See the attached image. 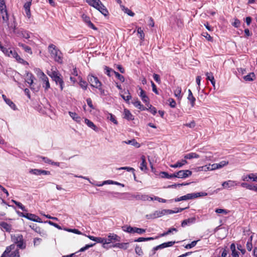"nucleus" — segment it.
Segmentation results:
<instances>
[{
  "instance_id": "nucleus-1",
  "label": "nucleus",
  "mask_w": 257,
  "mask_h": 257,
  "mask_svg": "<svg viewBox=\"0 0 257 257\" xmlns=\"http://www.w3.org/2000/svg\"><path fill=\"white\" fill-rule=\"evenodd\" d=\"M48 51L54 60L59 64L63 63V57L61 51L55 45L51 44L48 47Z\"/></svg>"
},
{
  "instance_id": "nucleus-2",
  "label": "nucleus",
  "mask_w": 257,
  "mask_h": 257,
  "mask_svg": "<svg viewBox=\"0 0 257 257\" xmlns=\"http://www.w3.org/2000/svg\"><path fill=\"white\" fill-rule=\"evenodd\" d=\"M86 2L89 6L99 11L104 16L108 15L107 9L100 0H86Z\"/></svg>"
},
{
  "instance_id": "nucleus-3",
  "label": "nucleus",
  "mask_w": 257,
  "mask_h": 257,
  "mask_svg": "<svg viewBox=\"0 0 257 257\" xmlns=\"http://www.w3.org/2000/svg\"><path fill=\"white\" fill-rule=\"evenodd\" d=\"M47 74L52 78L53 80L57 84H59L61 90H62L64 88V82L63 77L59 72L57 70H52L51 72H48Z\"/></svg>"
},
{
  "instance_id": "nucleus-4",
  "label": "nucleus",
  "mask_w": 257,
  "mask_h": 257,
  "mask_svg": "<svg viewBox=\"0 0 257 257\" xmlns=\"http://www.w3.org/2000/svg\"><path fill=\"white\" fill-rule=\"evenodd\" d=\"M0 13L3 19V23H5L10 29L11 27L9 24V17L5 0H0Z\"/></svg>"
},
{
  "instance_id": "nucleus-5",
  "label": "nucleus",
  "mask_w": 257,
  "mask_h": 257,
  "mask_svg": "<svg viewBox=\"0 0 257 257\" xmlns=\"http://www.w3.org/2000/svg\"><path fill=\"white\" fill-rule=\"evenodd\" d=\"M12 239L15 246L17 245L19 249H24L26 247V243L24 239L23 236L21 234H17L12 236Z\"/></svg>"
},
{
  "instance_id": "nucleus-6",
  "label": "nucleus",
  "mask_w": 257,
  "mask_h": 257,
  "mask_svg": "<svg viewBox=\"0 0 257 257\" xmlns=\"http://www.w3.org/2000/svg\"><path fill=\"white\" fill-rule=\"evenodd\" d=\"M207 195L206 192H197L194 193H189L187 194L184 196L180 197L179 198H178V201H180L181 200H187L189 199H192L196 198L199 197L205 196Z\"/></svg>"
},
{
  "instance_id": "nucleus-7",
  "label": "nucleus",
  "mask_w": 257,
  "mask_h": 257,
  "mask_svg": "<svg viewBox=\"0 0 257 257\" xmlns=\"http://www.w3.org/2000/svg\"><path fill=\"white\" fill-rule=\"evenodd\" d=\"M87 80L91 86L100 89V86H102V83L96 76L92 74H89L87 77Z\"/></svg>"
},
{
  "instance_id": "nucleus-8",
  "label": "nucleus",
  "mask_w": 257,
  "mask_h": 257,
  "mask_svg": "<svg viewBox=\"0 0 257 257\" xmlns=\"http://www.w3.org/2000/svg\"><path fill=\"white\" fill-rule=\"evenodd\" d=\"M39 78L43 81V87L45 88L46 90H47L50 87L49 79L44 73L40 69H39Z\"/></svg>"
},
{
  "instance_id": "nucleus-9",
  "label": "nucleus",
  "mask_w": 257,
  "mask_h": 257,
  "mask_svg": "<svg viewBox=\"0 0 257 257\" xmlns=\"http://www.w3.org/2000/svg\"><path fill=\"white\" fill-rule=\"evenodd\" d=\"M120 237L116 234H109L108 237L106 238V244H109L113 241H119Z\"/></svg>"
},
{
  "instance_id": "nucleus-10",
  "label": "nucleus",
  "mask_w": 257,
  "mask_h": 257,
  "mask_svg": "<svg viewBox=\"0 0 257 257\" xmlns=\"http://www.w3.org/2000/svg\"><path fill=\"white\" fill-rule=\"evenodd\" d=\"M192 171L189 170H180L178 171V178H185L191 176Z\"/></svg>"
},
{
  "instance_id": "nucleus-11",
  "label": "nucleus",
  "mask_w": 257,
  "mask_h": 257,
  "mask_svg": "<svg viewBox=\"0 0 257 257\" xmlns=\"http://www.w3.org/2000/svg\"><path fill=\"white\" fill-rule=\"evenodd\" d=\"M32 0H29L24 5V8L25 11L26 16L28 18H30L31 17L30 7L32 4Z\"/></svg>"
},
{
  "instance_id": "nucleus-12",
  "label": "nucleus",
  "mask_w": 257,
  "mask_h": 257,
  "mask_svg": "<svg viewBox=\"0 0 257 257\" xmlns=\"http://www.w3.org/2000/svg\"><path fill=\"white\" fill-rule=\"evenodd\" d=\"M26 218L35 222L40 223L42 222L41 219L39 216L34 214L26 213Z\"/></svg>"
},
{
  "instance_id": "nucleus-13",
  "label": "nucleus",
  "mask_w": 257,
  "mask_h": 257,
  "mask_svg": "<svg viewBox=\"0 0 257 257\" xmlns=\"http://www.w3.org/2000/svg\"><path fill=\"white\" fill-rule=\"evenodd\" d=\"M141 92L140 96L141 97L142 100L144 102L146 103L147 106H149V98L148 96L146 94L145 91L142 88H140Z\"/></svg>"
},
{
  "instance_id": "nucleus-14",
  "label": "nucleus",
  "mask_w": 257,
  "mask_h": 257,
  "mask_svg": "<svg viewBox=\"0 0 257 257\" xmlns=\"http://www.w3.org/2000/svg\"><path fill=\"white\" fill-rule=\"evenodd\" d=\"M26 81L30 84V87L31 89H33V84L35 77L32 73L28 72L26 74Z\"/></svg>"
},
{
  "instance_id": "nucleus-15",
  "label": "nucleus",
  "mask_w": 257,
  "mask_h": 257,
  "mask_svg": "<svg viewBox=\"0 0 257 257\" xmlns=\"http://www.w3.org/2000/svg\"><path fill=\"white\" fill-rule=\"evenodd\" d=\"M164 214L163 211H156L153 213L147 215L148 219H155L162 216Z\"/></svg>"
},
{
  "instance_id": "nucleus-16",
  "label": "nucleus",
  "mask_w": 257,
  "mask_h": 257,
  "mask_svg": "<svg viewBox=\"0 0 257 257\" xmlns=\"http://www.w3.org/2000/svg\"><path fill=\"white\" fill-rule=\"evenodd\" d=\"M134 197L138 200H141L146 201L148 200L149 199H150L151 200H153V197H149L148 195L145 194H137L134 195Z\"/></svg>"
},
{
  "instance_id": "nucleus-17",
  "label": "nucleus",
  "mask_w": 257,
  "mask_h": 257,
  "mask_svg": "<svg viewBox=\"0 0 257 257\" xmlns=\"http://www.w3.org/2000/svg\"><path fill=\"white\" fill-rule=\"evenodd\" d=\"M1 228L7 232H10L12 230V225L6 222H0Z\"/></svg>"
},
{
  "instance_id": "nucleus-18",
  "label": "nucleus",
  "mask_w": 257,
  "mask_h": 257,
  "mask_svg": "<svg viewBox=\"0 0 257 257\" xmlns=\"http://www.w3.org/2000/svg\"><path fill=\"white\" fill-rule=\"evenodd\" d=\"M242 180L244 181H248V179H252L253 181L257 182V174L251 173L242 178Z\"/></svg>"
},
{
  "instance_id": "nucleus-19",
  "label": "nucleus",
  "mask_w": 257,
  "mask_h": 257,
  "mask_svg": "<svg viewBox=\"0 0 257 257\" xmlns=\"http://www.w3.org/2000/svg\"><path fill=\"white\" fill-rule=\"evenodd\" d=\"M132 103L136 107L138 108L141 110H146V109H147V107H145L143 104H142L140 101H139L138 99L134 100L132 102Z\"/></svg>"
},
{
  "instance_id": "nucleus-20",
  "label": "nucleus",
  "mask_w": 257,
  "mask_h": 257,
  "mask_svg": "<svg viewBox=\"0 0 257 257\" xmlns=\"http://www.w3.org/2000/svg\"><path fill=\"white\" fill-rule=\"evenodd\" d=\"M123 118L128 120H131L134 119L133 114L131 113L130 111L126 108L124 109Z\"/></svg>"
},
{
  "instance_id": "nucleus-21",
  "label": "nucleus",
  "mask_w": 257,
  "mask_h": 257,
  "mask_svg": "<svg viewBox=\"0 0 257 257\" xmlns=\"http://www.w3.org/2000/svg\"><path fill=\"white\" fill-rule=\"evenodd\" d=\"M18 46L21 47L26 52L30 54H32V49L29 46L22 43H19Z\"/></svg>"
},
{
  "instance_id": "nucleus-22",
  "label": "nucleus",
  "mask_w": 257,
  "mask_h": 257,
  "mask_svg": "<svg viewBox=\"0 0 257 257\" xmlns=\"http://www.w3.org/2000/svg\"><path fill=\"white\" fill-rule=\"evenodd\" d=\"M14 58L16 59V60L20 63H21L24 65H29V63L26 61L24 60L23 59H22L19 54L17 53H14Z\"/></svg>"
},
{
  "instance_id": "nucleus-23",
  "label": "nucleus",
  "mask_w": 257,
  "mask_h": 257,
  "mask_svg": "<svg viewBox=\"0 0 257 257\" xmlns=\"http://www.w3.org/2000/svg\"><path fill=\"white\" fill-rule=\"evenodd\" d=\"M15 247V244H11L7 246L5 251L2 254L1 257H7L8 253H9L12 249H14Z\"/></svg>"
},
{
  "instance_id": "nucleus-24",
  "label": "nucleus",
  "mask_w": 257,
  "mask_h": 257,
  "mask_svg": "<svg viewBox=\"0 0 257 257\" xmlns=\"http://www.w3.org/2000/svg\"><path fill=\"white\" fill-rule=\"evenodd\" d=\"M113 247H118L119 248L126 249L128 247V243H116L112 246Z\"/></svg>"
},
{
  "instance_id": "nucleus-25",
  "label": "nucleus",
  "mask_w": 257,
  "mask_h": 257,
  "mask_svg": "<svg viewBox=\"0 0 257 257\" xmlns=\"http://www.w3.org/2000/svg\"><path fill=\"white\" fill-rule=\"evenodd\" d=\"M175 243V241H169V242H164L157 246H156V249H158L159 248H165V247H169V246H172L174 243Z\"/></svg>"
},
{
  "instance_id": "nucleus-26",
  "label": "nucleus",
  "mask_w": 257,
  "mask_h": 257,
  "mask_svg": "<svg viewBox=\"0 0 257 257\" xmlns=\"http://www.w3.org/2000/svg\"><path fill=\"white\" fill-rule=\"evenodd\" d=\"M189 94L188 96V99L190 102L191 105L192 107H194L195 105V102L196 101L195 98L194 97L191 91L189 89Z\"/></svg>"
},
{
  "instance_id": "nucleus-27",
  "label": "nucleus",
  "mask_w": 257,
  "mask_h": 257,
  "mask_svg": "<svg viewBox=\"0 0 257 257\" xmlns=\"http://www.w3.org/2000/svg\"><path fill=\"white\" fill-rule=\"evenodd\" d=\"M7 256H9V257H20V255L19 249L15 247V249H12V251L8 253Z\"/></svg>"
},
{
  "instance_id": "nucleus-28",
  "label": "nucleus",
  "mask_w": 257,
  "mask_h": 257,
  "mask_svg": "<svg viewBox=\"0 0 257 257\" xmlns=\"http://www.w3.org/2000/svg\"><path fill=\"white\" fill-rule=\"evenodd\" d=\"M237 184L233 181L229 180L228 181L224 182L222 185L224 188H229L231 187H233L236 185Z\"/></svg>"
},
{
  "instance_id": "nucleus-29",
  "label": "nucleus",
  "mask_w": 257,
  "mask_h": 257,
  "mask_svg": "<svg viewBox=\"0 0 257 257\" xmlns=\"http://www.w3.org/2000/svg\"><path fill=\"white\" fill-rule=\"evenodd\" d=\"M142 163L140 166V169L142 171H146L147 170V163L146 161L145 157L142 156L141 157Z\"/></svg>"
},
{
  "instance_id": "nucleus-30",
  "label": "nucleus",
  "mask_w": 257,
  "mask_h": 257,
  "mask_svg": "<svg viewBox=\"0 0 257 257\" xmlns=\"http://www.w3.org/2000/svg\"><path fill=\"white\" fill-rule=\"evenodd\" d=\"M160 175L162 178L169 179L172 177H177V173L175 172L173 174L169 175L168 173L166 172H162L160 173Z\"/></svg>"
},
{
  "instance_id": "nucleus-31",
  "label": "nucleus",
  "mask_w": 257,
  "mask_h": 257,
  "mask_svg": "<svg viewBox=\"0 0 257 257\" xmlns=\"http://www.w3.org/2000/svg\"><path fill=\"white\" fill-rule=\"evenodd\" d=\"M84 121L85 123L88 125V126H89V127H90L91 128L93 129L95 131H97V127L92 121H91V120L87 118H85Z\"/></svg>"
},
{
  "instance_id": "nucleus-32",
  "label": "nucleus",
  "mask_w": 257,
  "mask_h": 257,
  "mask_svg": "<svg viewBox=\"0 0 257 257\" xmlns=\"http://www.w3.org/2000/svg\"><path fill=\"white\" fill-rule=\"evenodd\" d=\"M121 97L127 102H129V100L132 98V96L128 90L126 92H124V94H121Z\"/></svg>"
},
{
  "instance_id": "nucleus-33",
  "label": "nucleus",
  "mask_w": 257,
  "mask_h": 257,
  "mask_svg": "<svg viewBox=\"0 0 257 257\" xmlns=\"http://www.w3.org/2000/svg\"><path fill=\"white\" fill-rule=\"evenodd\" d=\"M69 114L70 116L73 118V119H74L76 121L78 122H80L81 121V117L79 116H78V115L76 113L69 111Z\"/></svg>"
},
{
  "instance_id": "nucleus-34",
  "label": "nucleus",
  "mask_w": 257,
  "mask_h": 257,
  "mask_svg": "<svg viewBox=\"0 0 257 257\" xmlns=\"http://www.w3.org/2000/svg\"><path fill=\"white\" fill-rule=\"evenodd\" d=\"M79 79V85L84 90H86L88 86V84L86 81L83 80L82 77L80 76L78 77Z\"/></svg>"
},
{
  "instance_id": "nucleus-35",
  "label": "nucleus",
  "mask_w": 257,
  "mask_h": 257,
  "mask_svg": "<svg viewBox=\"0 0 257 257\" xmlns=\"http://www.w3.org/2000/svg\"><path fill=\"white\" fill-rule=\"evenodd\" d=\"M255 76L254 73L253 72H251V73H249L247 75L244 76L243 77V79L245 81H253L255 79Z\"/></svg>"
},
{
  "instance_id": "nucleus-36",
  "label": "nucleus",
  "mask_w": 257,
  "mask_h": 257,
  "mask_svg": "<svg viewBox=\"0 0 257 257\" xmlns=\"http://www.w3.org/2000/svg\"><path fill=\"white\" fill-rule=\"evenodd\" d=\"M199 158V155L195 153H190L186 154L184 156V159H192L193 158Z\"/></svg>"
},
{
  "instance_id": "nucleus-37",
  "label": "nucleus",
  "mask_w": 257,
  "mask_h": 257,
  "mask_svg": "<svg viewBox=\"0 0 257 257\" xmlns=\"http://www.w3.org/2000/svg\"><path fill=\"white\" fill-rule=\"evenodd\" d=\"M124 143L126 144H130L132 146H135L137 148L140 147V145L138 143L135 139H132L127 141H125Z\"/></svg>"
},
{
  "instance_id": "nucleus-38",
  "label": "nucleus",
  "mask_w": 257,
  "mask_h": 257,
  "mask_svg": "<svg viewBox=\"0 0 257 257\" xmlns=\"http://www.w3.org/2000/svg\"><path fill=\"white\" fill-rule=\"evenodd\" d=\"M123 231L128 233H134L135 227L131 226H123L122 227Z\"/></svg>"
},
{
  "instance_id": "nucleus-39",
  "label": "nucleus",
  "mask_w": 257,
  "mask_h": 257,
  "mask_svg": "<svg viewBox=\"0 0 257 257\" xmlns=\"http://www.w3.org/2000/svg\"><path fill=\"white\" fill-rule=\"evenodd\" d=\"M30 227L32 229L35 230L36 232L40 233V234L41 233V232H42L41 228L39 226H38L36 224L33 223L32 225H30Z\"/></svg>"
},
{
  "instance_id": "nucleus-40",
  "label": "nucleus",
  "mask_w": 257,
  "mask_h": 257,
  "mask_svg": "<svg viewBox=\"0 0 257 257\" xmlns=\"http://www.w3.org/2000/svg\"><path fill=\"white\" fill-rule=\"evenodd\" d=\"M118 170H125L128 172L131 171V172H132V173L134 174V177L135 179L136 178V174L135 173V170L133 168L130 167H120V168H118Z\"/></svg>"
},
{
  "instance_id": "nucleus-41",
  "label": "nucleus",
  "mask_w": 257,
  "mask_h": 257,
  "mask_svg": "<svg viewBox=\"0 0 257 257\" xmlns=\"http://www.w3.org/2000/svg\"><path fill=\"white\" fill-rule=\"evenodd\" d=\"M148 107H147V110L149 111L151 113H152L153 115H155L157 113V109L153 106H152L151 104L149 103V106H147Z\"/></svg>"
},
{
  "instance_id": "nucleus-42",
  "label": "nucleus",
  "mask_w": 257,
  "mask_h": 257,
  "mask_svg": "<svg viewBox=\"0 0 257 257\" xmlns=\"http://www.w3.org/2000/svg\"><path fill=\"white\" fill-rule=\"evenodd\" d=\"M137 32L140 35V38L142 41H144L145 39V34L144 33L143 30L142 29L141 27H138L137 28Z\"/></svg>"
},
{
  "instance_id": "nucleus-43",
  "label": "nucleus",
  "mask_w": 257,
  "mask_h": 257,
  "mask_svg": "<svg viewBox=\"0 0 257 257\" xmlns=\"http://www.w3.org/2000/svg\"><path fill=\"white\" fill-rule=\"evenodd\" d=\"M195 220L194 218H188L187 219L184 220L181 224V225L182 227L185 226L186 225H187L188 223H192Z\"/></svg>"
},
{
  "instance_id": "nucleus-44",
  "label": "nucleus",
  "mask_w": 257,
  "mask_h": 257,
  "mask_svg": "<svg viewBox=\"0 0 257 257\" xmlns=\"http://www.w3.org/2000/svg\"><path fill=\"white\" fill-rule=\"evenodd\" d=\"M154 238L152 237H139L138 239H136L134 240L135 242H142V241H149L151 240H153Z\"/></svg>"
},
{
  "instance_id": "nucleus-45",
  "label": "nucleus",
  "mask_w": 257,
  "mask_h": 257,
  "mask_svg": "<svg viewBox=\"0 0 257 257\" xmlns=\"http://www.w3.org/2000/svg\"><path fill=\"white\" fill-rule=\"evenodd\" d=\"M95 242L97 243H101L103 245V246L105 247V245L106 244V238H102V237H96Z\"/></svg>"
},
{
  "instance_id": "nucleus-46",
  "label": "nucleus",
  "mask_w": 257,
  "mask_h": 257,
  "mask_svg": "<svg viewBox=\"0 0 257 257\" xmlns=\"http://www.w3.org/2000/svg\"><path fill=\"white\" fill-rule=\"evenodd\" d=\"M122 10L125 13L127 14L130 16L134 17L135 16V13L134 12L129 9L125 8L124 6H122Z\"/></svg>"
},
{
  "instance_id": "nucleus-47",
  "label": "nucleus",
  "mask_w": 257,
  "mask_h": 257,
  "mask_svg": "<svg viewBox=\"0 0 257 257\" xmlns=\"http://www.w3.org/2000/svg\"><path fill=\"white\" fill-rule=\"evenodd\" d=\"M6 103L9 105L13 109L16 110L17 109L16 105L10 99L6 100Z\"/></svg>"
},
{
  "instance_id": "nucleus-48",
  "label": "nucleus",
  "mask_w": 257,
  "mask_h": 257,
  "mask_svg": "<svg viewBox=\"0 0 257 257\" xmlns=\"http://www.w3.org/2000/svg\"><path fill=\"white\" fill-rule=\"evenodd\" d=\"M115 77L119 79L121 82H123L124 81V77L123 75L120 74L118 72L113 71Z\"/></svg>"
},
{
  "instance_id": "nucleus-49",
  "label": "nucleus",
  "mask_w": 257,
  "mask_h": 257,
  "mask_svg": "<svg viewBox=\"0 0 257 257\" xmlns=\"http://www.w3.org/2000/svg\"><path fill=\"white\" fill-rule=\"evenodd\" d=\"M13 202L20 208H21L23 211H27L25 207L20 202H18L15 200H13Z\"/></svg>"
},
{
  "instance_id": "nucleus-50",
  "label": "nucleus",
  "mask_w": 257,
  "mask_h": 257,
  "mask_svg": "<svg viewBox=\"0 0 257 257\" xmlns=\"http://www.w3.org/2000/svg\"><path fill=\"white\" fill-rule=\"evenodd\" d=\"M135 252L139 255H142L143 254V251L141 247L138 245H137L135 247Z\"/></svg>"
},
{
  "instance_id": "nucleus-51",
  "label": "nucleus",
  "mask_w": 257,
  "mask_h": 257,
  "mask_svg": "<svg viewBox=\"0 0 257 257\" xmlns=\"http://www.w3.org/2000/svg\"><path fill=\"white\" fill-rule=\"evenodd\" d=\"M146 232V229L141 228L135 227L134 233H137L139 234H142Z\"/></svg>"
},
{
  "instance_id": "nucleus-52",
  "label": "nucleus",
  "mask_w": 257,
  "mask_h": 257,
  "mask_svg": "<svg viewBox=\"0 0 257 257\" xmlns=\"http://www.w3.org/2000/svg\"><path fill=\"white\" fill-rule=\"evenodd\" d=\"M31 34V33L28 31H23L22 32L23 37L27 39L30 38Z\"/></svg>"
},
{
  "instance_id": "nucleus-53",
  "label": "nucleus",
  "mask_w": 257,
  "mask_h": 257,
  "mask_svg": "<svg viewBox=\"0 0 257 257\" xmlns=\"http://www.w3.org/2000/svg\"><path fill=\"white\" fill-rule=\"evenodd\" d=\"M29 172H30V173H32L36 175H41V170H40V169H31Z\"/></svg>"
},
{
  "instance_id": "nucleus-54",
  "label": "nucleus",
  "mask_w": 257,
  "mask_h": 257,
  "mask_svg": "<svg viewBox=\"0 0 257 257\" xmlns=\"http://www.w3.org/2000/svg\"><path fill=\"white\" fill-rule=\"evenodd\" d=\"M198 241V240H194V241H193L191 242V243H189L188 244H187L185 247L186 248H191L194 246H195L196 244H197V242Z\"/></svg>"
},
{
  "instance_id": "nucleus-55",
  "label": "nucleus",
  "mask_w": 257,
  "mask_h": 257,
  "mask_svg": "<svg viewBox=\"0 0 257 257\" xmlns=\"http://www.w3.org/2000/svg\"><path fill=\"white\" fill-rule=\"evenodd\" d=\"M81 17L83 21L87 24L90 21L89 17H88L85 14H83Z\"/></svg>"
},
{
  "instance_id": "nucleus-56",
  "label": "nucleus",
  "mask_w": 257,
  "mask_h": 257,
  "mask_svg": "<svg viewBox=\"0 0 257 257\" xmlns=\"http://www.w3.org/2000/svg\"><path fill=\"white\" fill-rule=\"evenodd\" d=\"M168 103L169 104V105L171 107H175L176 105V101L174 100V99H173V98H169L168 100Z\"/></svg>"
},
{
  "instance_id": "nucleus-57",
  "label": "nucleus",
  "mask_w": 257,
  "mask_h": 257,
  "mask_svg": "<svg viewBox=\"0 0 257 257\" xmlns=\"http://www.w3.org/2000/svg\"><path fill=\"white\" fill-rule=\"evenodd\" d=\"M202 36L206 38V39L209 41H212L213 38L207 32H204L202 33Z\"/></svg>"
},
{
  "instance_id": "nucleus-58",
  "label": "nucleus",
  "mask_w": 257,
  "mask_h": 257,
  "mask_svg": "<svg viewBox=\"0 0 257 257\" xmlns=\"http://www.w3.org/2000/svg\"><path fill=\"white\" fill-rule=\"evenodd\" d=\"M95 243H92L90 244H86L85 246L81 248L79 250L80 251H84L85 250L88 249L89 248L92 247L93 245H94Z\"/></svg>"
},
{
  "instance_id": "nucleus-59",
  "label": "nucleus",
  "mask_w": 257,
  "mask_h": 257,
  "mask_svg": "<svg viewBox=\"0 0 257 257\" xmlns=\"http://www.w3.org/2000/svg\"><path fill=\"white\" fill-rule=\"evenodd\" d=\"M184 125L189 127L190 128H194L196 125V122L194 120H192L190 123L184 124Z\"/></svg>"
},
{
  "instance_id": "nucleus-60",
  "label": "nucleus",
  "mask_w": 257,
  "mask_h": 257,
  "mask_svg": "<svg viewBox=\"0 0 257 257\" xmlns=\"http://www.w3.org/2000/svg\"><path fill=\"white\" fill-rule=\"evenodd\" d=\"M228 164V161H222L220 162L219 163L217 164L218 169L222 168L223 167L225 166V165H227Z\"/></svg>"
},
{
  "instance_id": "nucleus-61",
  "label": "nucleus",
  "mask_w": 257,
  "mask_h": 257,
  "mask_svg": "<svg viewBox=\"0 0 257 257\" xmlns=\"http://www.w3.org/2000/svg\"><path fill=\"white\" fill-rule=\"evenodd\" d=\"M176 229L175 228H170L167 232H164L163 233L161 234L160 235V236H166L171 232H172L173 231H176Z\"/></svg>"
},
{
  "instance_id": "nucleus-62",
  "label": "nucleus",
  "mask_w": 257,
  "mask_h": 257,
  "mask_svg": "<svg viewBox=\"0 0 257 257\" xmlns=\"http://www.w3.org/2000/svg\"><path fill=\"white\" fill-rule=\"evenodd\" d=\"M215 212L217 213H224L226 214L228 213V211L223 209L217 208L215 210Z\"/></svg>"
},
{
  "instance_id": "nucleus-63",
  "label": "nucleus",
  "mask_w": 257,
  "mask_h": 257,
  "mask_svg": "<svg viewBox=\"0 0 257 257\" xmlns=\"http://www.w3.org/2000/svg\"><path fill=\"white\" fill-rule=\"evenodd\" d=\"M40 158L46 163L50 164L52 163V160L49 159L47 157H42L41 156Z\"/></svg>"
},
{
  "instance_id": "nucleus-64",
  "label": "nucleus",
  "mask_w": 257,
  "mask_h": 257,
  "mask_svg": "<svg viewBox=\"0 0 257 257\" xmlns=\"http://www.w3.org/2000/svg\"><path fill=\"white\" fill-rule=\"evenodd\" d=\"M240 21L237 19H235L234 20V23L232 24V25L235 27V28H238L240 26Z\"/></svg>"
}]
</instances>
